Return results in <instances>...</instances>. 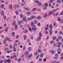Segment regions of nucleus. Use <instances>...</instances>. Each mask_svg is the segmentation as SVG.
<instances>
[{"label": "nucleus", "instance_id": "30", "mask_svg": "<svg viewBox=\"0 0 63 63\" xmlns=\"http://www.w3.org/2000/svg\"><path fill=\"white\" fill-rule=\"evenodd\" d=\"M28 32V31L27 29H26L24 31V32L25 34H26V33H27V32Z\"/></svg>", "mask_w": 63, "mask_h": 63}, {"label": "nucleus", "instance_id": "35", "mask_svg": "<svg viewBox=\"0 0 63 63\" xmlns=\"http://www.w3.org/2000/svg\"><path fill=\"white\" fill-rule=\"evenodd\" d=\"M39 35L40 36V37H42V35L41 32H39Z\"/></svg>", "mask_w": 63, "mask_h": 63}, {"label": "nucleus", "instance_id": "29", "mask_svg": "<svg viewBox=\"0 0 63 63\" xmlns=\"http://www.w3.org/2000/svg\"><path fill=\"white\" fill-rule=\"evenodd\" d=\"M28 50L29 51H31L32 50L31 47H29L28 48Z\"/></svg>", "mask_w": 63, "mask_h": 63}, {"label": "nucleus", "instance_id": "7", "mask_svg": "<svg viewBox=\"0 0 63 63\" xmlns=\"http://www.w3.org/2000/svg\"><path fill=\"white\" fill-rule=\"evenodd\" d=\"M31 25L32 27H35V26L34 25V23L33 22L31 23Z\"/></svg>", "mask_w": 63, "mask_h": 63}, {"label": "nucleus", "instance_id": "21", "mask_svg": "<svg viewBox=\"0 0 63 63\" xmlns=\"http://www.w3.org/2000/svg\"><path fill=\"white\" fill-rule=\"evenodd\" d=\"M41 39V37L40 36H39L38 37V39H37V41H39Z\"/></svg>", "mask_w": 63, "mask_h": 63}, {"label": "nucleus", "instance_id": "41", "mask_svg": "<svg viewBox=\"0 0 63 63\" xmlns=\"http://www.w3.org/2000/svg\"><path fill=\"white\" fill-rule=\"evenodd\" d=\"M14 57L13 56H10V59H14Z\"/></svg>", "mask_w": 63, "mask_h": 63}, {"label": "nucleus", "instance_id": "8", "mask_svg": "<svg viewBox=\"0 0 63 63\" xmlns=\"http://www.w3.org/2000/svg\"><path fill=\"white\" fill-rule=\"evenodd\" d=\"M37 51L38 52H39V53H42V50L39 49H38V50Z\"/></svg>", "mask_w": 63, "mask_h": 63}, {"label": "nucleus", "instance_id": "36", "mask_svg": "<svg viewBox=\"0 0 63 63\" xmlns=\"http://www.w3.org/2000/svg\"><path fill=\"white\" fill-rule=\"evenodd\" d=\"M4 5L3 4H2L1 5V8H3L4 7Z\"/></svg>", "mask_w": 63, "mask_h": 63}, {"label": "nucleus", "instance_id": "12", "mask_svg": "<svg viewBox=\"0 0 63 63\" xmlns=\"http://www.w3.org/2000/svg\"><path fill=\"white\" fill-rule=\"evenodd\" d=\"M32 30L33 31H35L37 30L36 28L35 27H32Z\"/></svg>", "mask_w": 63, "mask_h": 63}, {"label": "nucleus", "instance_id": "15", "mask_svg": "<svg viewBox=\"0 0 63 63\" xmlns=\"http://www.w3.org/2000/svg\"><path fill=\"white\" fill-rule=\"evenodd\" d=\"M37 4L38 5H39V6H42V4L41 3H40L39 2H38L37 3Z\"/></svg>", "mask_w": 63, "mask_h": 63}, {"label": "nucleus", "instance_id": "46", "mask_svg": "<svg viewBox=\"0 0 63 63\" xmlns=\"http://www.w3.org/2000/svg\"><path fill=\"white\" fill-rule=\"evenodd\" d=\"M4 62L5 63H7V60H4Z\"/></svg>", "mask_w": 63, "mask_h": 63}, {"label": "nucleus", "instance_id": "23", "mask_svg": "<svg viewBox=\"0 0 63 63\" xmlns=\"http://www.w3.org/2000/svg\"><path fill=\"white\" fill-rule=\"evenodd\" d=\"M32 54H30L28 56V58H30L32 57Z\"/></svg>", "mask_w": 63, "mask_h": 63}, {"label": "nucleus", "instance_id": "22", "mask_svg": "<svg viewBox=\"0 0 63 63\" xmlns=\"http://www.w3.org/2000/svg\"><path fill=\"white\" fill-rule=\"evenodd\" d=\"M43 56H44V54L41 53L40 54V57H43Z\"/></svg>", "mask_w": 63, "mask_h": 63}, {"label": "nucleus", "instance_id": "62", "mask_svg": "<svg viewBox=\"0 0 63 63\" xmlns=\"http://www.w3.org/2000/svg\"><path fill=\"white\" fill-rule=\"evenodd\" d=\"M26 17H24V18L23 19V20H24V21H25V20H26Z\"/></svg>", "mask_w": 63, "mask_h": 63}, {"label": "nucleus", "instance_id": "54", "mask_svg": "<svg viewBox=\"0 0 63 63\" xmlns=\"http://www.w3.org/2000/svg\"><path fill=\"white\" fill-rule=\"evenodd\" d=\"M25 46H24L23 47V50H25Z\"/></svg>", "mask_w": 63, "mask_h": 63}, {"label": "nucleus", "instance_id": "18", "mask_svg": "<svg viewBox=\"0 0 63 63\" xmlns=\"http://www.w3.org/2000/svg\"><path fill=\"white\" fill-rule=\"evenodd\" d=\"M15 36V32H13V33H12V36L13 37H14Z\"/></svg>", "mask_w": 63, "mask_h": 63}, {"label": "nucleus", "instance_id": "25", "mask_svg": "<svg viewBox=\"0 0 63 63\" xmlns=\"http://www.w3.org/2000/svg\"><path fill=\"white\" fill-rule=\"evenodd\" d=\"M49 27H50V29L53 28V26H52V25L51 24L49 25Z\"/></svg>", "mask_w": 63, "mask_h": 63}, {"label": "nucleus", "instance_id": "32", "mask_svg": "<svg viewBox=\"0 0 63 63\" xmlns=\"http://www.w3.org/2000/svg\"><path fill=\"white\" fill-rule=\"evenodd\" d=\"M47 17V14H45L44 16V18H46V17Z\"/></svg>", "mask_w": 63, "mask_h": 63}, {"label": "nucleus", "instance_id": "27", "mask_svg": "<svg viewBox=\"0 0 63 63\" xmlns=\"http://www.w3.org/2000/svg\"><path fill=\"white\" fill-rule=\"evenodd\" d=\"M24 39L25 40H26V38H27V37H26V35H25L24 36Z\"/></svg>", "mask_w": 63, "mask_h": 63}, {"label": "nucleus", "instance_id": "57", "mask_svg": "<svg viewBox=\"0 0 63 63\" xmlns=\"http://www.w3.org/2000/svg\"><path fill=\"white\" fill-rule=\"evenodd\" d=\"M63 11H62L61 12V13L60 14V15L61 16V15H63Z\"/></svg>", "mask_w": 63, "mask_h": 63}, {"label": "nucleus", "instance_id": "17", "mask_svg": "<svg viewBox=\"0 0 63 63\" xmlns=\"http://www.w3.org/2000/svg\"><path fill=\"white\" fill-rule=\"evenodd\" d=\"M35 17H36L35 16H32L30 17V18H31V19H34V18H35Z\"/></svg>", "mask_w": 63, "mask_h": 63}, {"label": "nucleus", "instance_id": "42", "mask_svg": "<svg viewBox=\"0 0 63 63\" xmlns=\"http://www.w3.org/2000/svg\"><path fill=\"white\" fill-rule=\"evenodd\" d=\"M61 19V18L60 17H59L58 18V20L59 21H60Z\"/></svg>", "mask_w": 63, "mask_h": 63}, {"label": "nucleus", "instance_id": "45", "mask_svg": "<svg viewBox=\"0 0 63 63\" xmlns=\"http://www.w3.org/2000/svg\"><path fill=\"white\" fill-rule=\"evenodd\" d=\"M6 41H7V40L5 39V40H4V41H3L4 44H5V43H6Z\"/></svg>", "mask_w": 63, "mask_h": 63}, {"label": "nucleus", "instance_id": "33", "mask_svg": "<svg viewBox=\"0 0 63 63\" xmlns=\"http://www.w3.org/2000/svg\"><path fill=\"white\" fill-rule=\"evenodd\" d=\"M34 54L35 55L37 56L38 55V52H36L34 53Z\"/></svg>", "mask_w": 63, "mask_h": 63}, {"label": "nucleus", "instance_id": "16", "mask_svg": "<svg viewBox=\"0 0 63 63\" xmlns=\"http://www.w3.org/2000/svg\"><path fill=\"white\" fill-rule=\"evenodd\" d=\"M57 38V37L55 36H54L53 37V40H56V39Z\"/></svg>", "mask_w": 63, "mask_h": 63}, {"label": "nucleus", "instance_id": "58", "mask_svg": "<svg viewBox=\"0 0 63 63\" xmlns=\"http://www.w3.org/2000/svg\"><path fill=\"white\" fill-rule=\"evenodd\" d=\"M18 24H21V21H18Z\"/></svg>", "mask_w": 63, "mask_h": 63}, {"label": "nucleus", "instance_id": "10", "mask_svg": "<svg viewBox=\"0 0 63 63\" xmlns=\"http://www.w3.org/2000/svg\"><path fill=\"white\" fill-rule=\"evenodd\" d=\"M8 27H6L5 29V31L6 32H8Z\"/></svg>", "mask_w": 63, "mask_h": 63}, {"label": "nucleus", "instance_id": "61", "mask_svg": "<svg viewBox=\"0 0 63 63\" xmlns=\"http://www.w3.org/2000/svg\"><path fill=\"white\" fill-rule=\"evenodd\" d=\"M58 37L60 39H62V37H61V36H59Z\"/></svg>", "mask_w": 63, "mask_h": 63}, {"label": "nucleus", "instance_id": "1", "mask_svg": "<svg viewBox=\"0 0 63 63\" xmlns=\"http://www.w3.org/2000/svg\"><path fill=\"white\" fill-rule=\"evenodd\" d=\"M48 7V4L46 3L45 4V5H43V10H45L47 9V7Z\"/></svg>", "mask_w": 63, "mask_h": 63}, {"label": "nucleus", "instance_id": "55", "mask_svg": "<svg viewBox=\"0 0 63 63\" xmlns=\"http://www.w3.org/2000/svg\"><path fill=\"white\" fill-rule=\"evenodd\" d=\"M31 39L32 40H33V37L32 36H31Z\"/></svg>", "mask_w": 63, "mask_h": 63}, {"label": "nucleus", "instance_id": "5", "mask_svg": "<svg viewBox=\"0 0 63 63\" xmlns=\"http://www.w3.org/2000/svg\"><path fill=\"white\" fill-rule=\"evenodd\" d=\"M29 54V52L28 51H26L24 53V54L26 55H28V54Z\"/></svg>", "mask_w": 63, "mask_h": 63}, {"label": "nucleus", "instance_id": "49", "mask_svg": "<svg viewBox=\"0 0 63 63\" xmlns=\"http://www.w3.org/2000/svg\"><path fill=\"white\" fill-rule=\"evenodd\" d=\"M3 60H1L0 61V63H3Z\"/></svg>", "mask_w": 63, "mask_h": 63}, {"label": "nucleus", "instance_id": "60", "mask_svg": "<svg viewBox=\"0 0 63 63\" xmlns=\"http://www.w3.org/2000/svg\"><path fill=\"white\" fill-rule=\"evenodd\" d=\"M53 46L54 47H55L56 46V43H54L53 44Z\"/></svg>", "mask_w": 63, "mask_h": 63}, {"label": "nucleus", "instance_id": "4", "mask_svg": "<svg viewBox=\"0 0 63 63\" xmlns=\"http://www.w3.org/2000/svg\"><path fill=\"white\" fill-rule=\"evenodd\" d=\"M0 13L2 16H4V11L2 10H1Z\"/></svg>", "mask_w": 63, "mask_h": 63}, {"label": "nucleus", "instance_id": "47", "mask_svg": "<svg viewBox=\"0 0 63 63\" xmlns=\"http://www.w3.org/2000/svg\"><path fill=\"white\" fill-rule=\"evenodd\" d=\"M29 31H31L32 30V29H31V28L30 27V28H29Z\"/></svg>", "mask_w": 63, "mask_h": 63}, {"label": "nucleus", "instance_id": "48", "mask_svg": "<svg viewBox=\"0 0 63 63\" xmlns=\"http://www.w3.org/2000/svg\"><path fill=\"white\" fill-rule=\"evenodd\" d=\"M13 51H14V52L16 51V48H14Z\"/></svg>", "mask_w": 63, "mask_h": 63}, {"label": "nucleus", "instance_id": "31", "mask_svg": "<svg viewBox=\"0 0 63 63\" xmlns=\"http://www.w3.org/2000/svg\"><path fill=\"white\" fill-rule=\"evenodd\" d=\"M13 22V25H16V21H14Z\"/></svg>", "mask_w": 63, "mask_h": 63}, {"label": "nucleus", "instance_id": "34", "mask_svg": "<svg viewBox=\"0 0 63 63\" xmlns=\"http://www.w3.org/2000/svg\"><path fill=\"white\" fill-rule=\"evenodd\" d=\"M16 15H18V14L19 13H18V12L17 11H16Z\"/></svg>", "mask_w": 63, "mask_h": 63}, {"label": "nucleus", "instance_id": "28", "mask_svg": "<svg viewBox=\"0 0 63 63\" xmlns=\"http://www.w3.org/2000/svg\"><path fill=\"white\" fill-rule=\"evenodd\" d=\"M57 44H58L59 45H62V44L60 42H57Z\"/></svg>", "mask_w": 63, "mask_h": 63}, {"label": "nucleus", "instance_id": "11", "mask_svg": "<svg viewBox=\"0 0 63 63\" xmlns=\"http://www.w3.org/2000/svg\"><path fill=\"white\" fill-rule=\"evenodd\" d=\"M50 51H51L52 52V54H54V53H55V51L53 50H51Z\"/></svg>", "mask_w": 63, "mask_h": 63}, {"label": "nucleus", "instance_id": "52", "mask_svg": "<svg viewBox=\"0 0 63 63\" xmlns=\"http://www.w3.org/2000/svg\"><path fill=\"white\" fill-rule=\"evenodd\" d=\"M46 61H47V59L46 58H45L43 60V61H45V62H46Z\"/></svg>", "mask_w": 63, "mask_h": 63}, {"label": "nucleus", "instance_id": "59", "mask_svg": "<svg viewBox=\"0 0 63 63\" xmlns=\"http://www.w3.org/2000/svg\"><path fill=\"white\" fill-rule=\"evenodd\" d=\"M20 16L21 18H22V17H23V15L22 14L21 15H20Z\"/></svg>", "mask_w": 63, "mask_h": 63}, {"label": "nucleus", "instance_id": "20", "mask_svg": "<svg viewBox=\"0 0 63 63\" xmlns=\"http://www.w3.org/2000/svg\"><path fill=\"white\" fill-rule=\"evenodd\" d=\"M3 18L4 20H5L6 19L7 17H6V16L4 15L3 16Z\"/></svg>", "mask_w": 63, "mask_h": 63}, {"label": "nucleus", "instance_id": "64", "mask_svg": "<svg viewBox=\"0 0 63 63\" xmlns=\"http://www.w3.org/2000/svg\"><path fill=\"white\" fill-rule=\"evenodd\" d=\"M39 60L40 61H42V58H40L39 59Z\"/></svg>", "mask_w": 63, "mask_h": 63}, {"label": "nucleus", "instance_id": "2", "mask_svg": "<svg viewBox=\"0 0 63 63\" xmlns=\"http://www.w3.org/2000/svg\"><path fill=\"white\" fill-rule=\"evenodd\" d=\"M48 25H47L45 27V29L46 31H47L48 30Z\"/></svg>", "mask_w": 63, "mask_h": 63}, {"label": "nucleus", "instance_id": "43", "mask_svg": "<svg viewBox=\"0 0 63 63\" xmlns=\"http://www.w3.org/2000/svg\"><path fill=\"white\" fill-rule=\"evenodd\" d=\"M56 41L57 42H58V41H60V39L59 38H57L56 39Z\"/></svg>", "mask_w": 63, "mask_h": 63}, {"label": "nucleus", "instance_id": "37", "mask_svg": "<svg viewBox=\"0 0 63 63\" xmlns=\"http://www.w3.org/2000/svg\"><path fill=\"white\" fill-rule=\"evenodd\" d=\"M12 52V50H10V51H7V53H10V52Z\"/></svg>", "mask_w": 63, "mask_h": 63}, {"label": "nucleus", "instance_id": "3", "mask_svg": "<svg viewBox=\"0 0 63 63\" xmlns=\"http://www.w3.org/2000/svg\"><path fill=\"white\" fill-rule=\"evenodd\" d=\"M59 9L58 8H57V9H55V10H52V13H54L55 12H56L57 10H59Z\"/></svg>", "mask_w": 63, "mask_h": 63}, {"label": "nucleus", "instance_id": "53", "mask_svg": "<svg viewBox=\"0 0 63 63\" xmlns=\"http://www.w3.org/2000/svg\"><path fill=\"white\" fill-rule=\"evenodd\" d=\"M10 48H13V46H12L11 45H10Z\"/></svg>", "mask_w": 63, "mask_h": 63}, {"label": "nucleus", "instance_id": "39", "mask_svg": "<svg viewBox=\"0 0 63 63\" xmlns=\"http://www.w3.org/2000/svg\"><path fill=\"white\" fill-rule=\"evenodd\" d=\"M15 30H16L17 29V26L16 25H15Z\"/></svg>", "mask_w": 63, "mask_h": 63}, {"label": "nucleus", "instance_id": "9", "mask_svg": "<svg viewBox=\"0 0 63 63\" xmlns=\"http://www.w3.org/2000/svg\"><path fill=\"white\" fill-rule=\"evenodd\" d=\"M9 8H10V9H13V6H12V4L9 5Z\"/></svg>", "mask_w": 63, "mask_h": 63}, {"label": "nucleus", "instance_id": "14", "mask_svg": "<svg viewBox=\"0 0 63 63\" xmlns=\"http://www.w3.org/2000/svg\"><path fill=\"white\" fill-rule=\"evenodd\" d=\"M49 32L50 33V35H51L52 34V29L50 30L49 31Z\"/></svg>", "mask_w": 63, "mask_h": 63}, {"label": "nucleus", "instance_id": "50", "mask_svg": "<svg viewBox=\"0 0 63 63\" xmlns=\"http://www.w3.org/2000/svg\"><path fill=\"white\" fill-rule=\"evenodd\" d=\"M57 2L58 3H60V2H61V0H58Z\"/></svg>", "mask_w": 63, "mask_h": 63}, {"label": "nucleus", "instance_id": "56", "mask_svg": "<svg viewBox=\"0 0 63 63\" xmlns=\"http://www.w3.org/2000/svg\"><path fill=\"white\" fill-rule=\"evenodd\" d=\"M0 2H2V3H4V1H3L2 0H0Z\"/></svg>", "mask_w": 63, "mask_h": 63}, {"label": "nucleus", "instance_id": "40", "mask_svg": "<svg viewBox=\"0 0 63 63\" xmlns=\"http://www.w3.org/2000/svg\"><path fill=\"white\" fill-rule=\"evenodd\" d=\"M30 14H31V13H30V12H28L27 13V15H30Z\"/></svg>", "mask_w": 63, "mask_h": 63}, {"label": "nucleus", "instance_id": "26", "mask_svg": "<svg viewBox=\"0 0 63 63\" xmlns=\"http://www.w3.org/2000/svg\"><path fill=\"white\" fill-rule=\"evenodd\" d=\"M51 14H52V12L51 11L47 15L48 16H50V15Z\"/></svg>", "mask_w": 63, "mask_h": 63}, {"label": "nucleus", "instance_id": "63", "mask_svg": "<svg viewBox=\"0 0 63 63\" xmlns=\"http://www.w3.org/2000/svg\"><path fill=\"white\" fill-rule=\"evenodd\" d=\"M16 37L17 39H18L19 38V36L18 35H16Z\"/></svg>", "mask_w": 63, "mask_h": 63}, {"label": "nucleus", "instance_id": "38", "mask_svg": "<svg viewBox=\"0 0 63 63\" xmlns=\"http://www.w3.org/2000/svg\"><path fill=\"white\" fill-rule=\"evenodd\" d=\"M61 49H60V48H59L57 50V51H58L60 52L61 51Z\"/></svg>", "mask_w": 63, "mask_h": 63}, {"label": "nucleus", "instance_id": "44", "mask_svg": "<svg viewBox=\"0 0 63 63\" xmlns=\"http://www.w3.org/2000/svg\"><path fill=\"white\" fill-rule=\"evenodd\" d=\"M15 42H17V43H19V40H16V41Z\"/></svg>", "mask_w": 63, "mask_h": 63}, {"label": "nucleus", "instance_id": "51", "mask_svg": "<svg viewBox=\"0 0 63 63\" xmlns=\"http://www.w3.org/2000/svg\"><path fill=\"white\" fill-rule=\"evenodd\" d=\"M54 43V41H51L50 42V44H53Z\"/></svg>", "mask_w": 63, "mask_h": 63}, {"label": "nucleus", "instance_id": "6", "mask_svg": "<svg viewBox=\"0 0 63 63\" xmlns=\"http://www.w3.org/2000/svg\"><path fill=\"white\" fill-rule=\"evenodd\" d=\"M55 56H56V57H55L54 58V59H57V58H58V56H59V55L58 54L56 53L55 54Z\"/></svg>", "mask_w": 63, "mask_h": 63}, {"label": "nucleus", "instance_id": "13", "mask_svg": "<svg viewBox=\"0 0 63 63\" xmlns=\"http://www.w3.org/2000/svg\"><path fill=\"white\" fill-rule=\"evenodd\" d=\"M15 7H16V8H18L19 7V5L18 4H15Z\"/></svg>", "mask_w": 63, "mask_h": 63}, {"label": "nucleus", "instance_id": "19", "mask_svg": "<svg viewBox=\"0 0 63 63\" xmlns=\"http://www.w3.org/2000/svg\"><path fill=\"white\" fill-rule=\"evenodd\" d=\"M24 9L26 10H27V11H29V10H30V8H26L24 7Z\"/></svg>", "mask_w": 63, "mask_h": 63}, {"label": "nucleus", "instance_id": "24", "mask_svg": "<svg viewBox=\"0 0 63 63\" xmlns=\"http://www.w3.org/2000/svg\"><path fill=\"white\" fill-rule=\"evenodd\" d=\"M36 8H33L32 9V12H34V11H36Z\"/></svg>", "mask_w": 63, "mask_h": 63}]
</instances>
